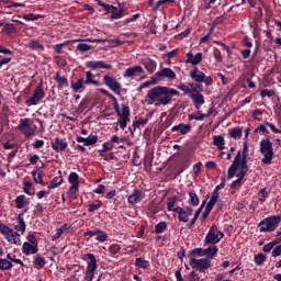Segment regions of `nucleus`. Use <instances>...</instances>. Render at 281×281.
Wrapping results in <instances>:
<instances>
[{"label":"nucleus","instance_id":"nucleus-1","mask_svg":"<svg viewBox=\"0 0 281 281\" xmlns=\"http://www.w3.org/2000/svg\"><path fill=\"white\" fill-rule=\"evenodd\" d=\"M175 95H179V91L172 88L157 86L147 92L145 102L149 105L155 104V106H159L162 104L166 106L172 102V98H175Z\"/></svg>","mask_w":281,"mask_h":281},{"label":"nucleus","instance_id":"nucleus-2","mask_svg":"<svg viewBox=\"0 0 281 281\" xmlns=\"http://www.w3.org/2000/svg\"><path fill=\"white\" fill-rule=\"evenodd\" d=\"M18 131L24 137L32 138L34 135H36V131H40L43 133L45 131V127L43 126V121L36 119L35 121L32 119H21L19 124H18Z\"/></svg>","mask_w":281,"mask_h":281},{"label":"nucleus","instance_id":"nucleus-3","mask_svg":"<svg viewBox=\"0 0 281 281\" xmlns=\"http://www.w3.org/2000/svg\"><path fill=\"white\" fill-rule=\"evenodd\" d=\"M259 150L262 155L261 162L266 166H271V161H273V143H271V139H261Z\"/></svg>","mask_w":281,"mask_h":281},{"label":"nucleus","instance_id":"nucleus-4","mask_svg":"<svg viewBox=\"0 0 281 281\" xmlns=\"http://www.w3.org/2000/svg\"><path fill=\"white\" fill-rule=\"evenodd\" d=\"M236 170H249L247 166V155H241L240 151L237 153L232 166L228 168V179H233L234 175H236Z\"/></svg>","mask_w":281,"mask_h":281},{"label":"nucleus","instance_id":"nucleus-5","mask_svg":"<svg viewBox=\"0 0 281 281\" xmlns=\"http://www.w3.org/2000/svg\"><path fill=\"white\" fill-rule=\"evenodd\" d=\"M280 215L263 218L258 225L259 232H276V229H278V225H280Z\"/></svg>","mask_w":281,"mask_h":281},{"label":"nucleus","instance_id":"nucleus-6","mask_svg":"<svg viewBox=\"0 0 281 281\" xmlns=\"http://www.w3.org/2000/svg\"><path fill=\"white\" fill-rule=\"evenodd\" d=\"M0 232L11 245H21V234L0 222Z\"/></svg>","mask_w":281,"mask_h":281},{"label":"nucleus","instance_id":"nucleus-7","mask_svg":"<svg viewBox=\"0 0 281 281\" xmlns=\"http://www.w3.org/2000/svg\"><path fill=\"white\" fill-rule=\"evenodd\" d=\"M86 258L88 259V262L85 280L93 281V278L95 277V271H98V260L95 259V255L93 254H87Z\"/></svg>","mask_w":281,"mask_h":281},{"label":"nucleus","instance_id":"nucleus-8","mask_svg":"<svg viewBox=\"0 0 281 281\" xmlns=\"http://www.w3.org/2000/svg\"><path fill=\"white\" fill-rule=\"evenodd\" d=\"M224 237L225 234L213 225L204 238V245H218Z\"/></svg>","mask_w":281,"mask_h":281},{"label":"nucleus","instance_id":"nucleus-9","mask_svg":"<svg viewBox=\"0 0 281 281\" xmlns=\"http://www.w3.org/2000/svg\"><path fill=\"white\" fill-rule=\"evenodd\" d=\"M115 113L120 117L117 121V126H120V128L124 131L128 122H131V110L128 109V106H123V108L115 106Z\"/></svg>","mask_w":281,"mask_h":281},{"label":"nucleus","instance_id":"nucleus-10","mask_svg":"<svg viewBox=\"0 0 281 281\" xmlns=\"http://www.w3.org/2000/svg\"><path fill=\"white\" fill-rule=\"evenodd\" d=\"M98 5L100 8H104L108 14H110V19H123L124 14H126V9L124 8H117L115 5L106 4L102 1L98 2Z\"/></svg>","mask_w":281,"mask_h":281},{"label":"nucleus","instance_id":"nucleus-11","mask_svg":"<svg viewBox=\"0 0 281 281\" xmlns=\"http://www.w3.org/2000/svg\"><path fill=\"white\" fill-rule=\"evenodd\" d=\"M103 85L116 95H122V83H120L115 77L109 75L103 76Z\"/></svg>","mask_w":281,"mask_h":281},{"label":"nucleus","instance_id":"nucleus-12","mask_svg":"<svg viewBox=\"0 0 281 281\" xmlns=\"http://www.w3.org/2000/svg\"><path fill=\"white\" fill-rule=\"evenodd\" d=\"M190 267L192 269H196L200 271V273H205L210 267H212V261L207 258H202V259H194L191 258L189 261Z\"/></svg>","mask_w":281,"mask_h":281},{"label":"nucleus","instance_id":"nucleus-13","mask_svg":"<svg viewBox=\"0 0 281 281\" xmlns=\"http://www.w3.org/2000/svg\"><path fill=\"white\" fill-rule=\"evenodd\" d=\"M43 98H45V90H43V81H41L33 91V94L26 100V104L34 106L38 104V101L43 100Z\"/></svg>","mask_w":281,"mask_h":281},{"label":"nucleus","instance_id":"nucleus-14","mask_svg":"<svg viewBox=\"0 0 281 281\" xmlns=\"http://www.w3.org/2000/svg\"><path fill=\"white\" fill-rule=\"evenodd\" d=\"M154 78L156 79L157 83L162 82V80H165L166 78L167 80H176L177 74L170 68H162L154 75Z\"/></svg>","mask_w":281,"mask_h":281},{"label":"nucleus","instance_id":"nucleus-15","mask_svg":"<svg viewBox=\"0 0 281 281\" xmlns=\"http://www.w3.org/2000/svg\"><path fill=\"white\" fill-rule=\"evenodd\" d=\"M176 214H178V221H181L182 223H188L190 221V216H192V207H176L175 210Z\"/></svg>","mask_w":281,"mask_h":281},{"label":"nucleus","instance_id":"nucleus-16","mask_svg":"<svg viewBox=\"0 0 281 281\" xmlns=\"http://www.w3.org/2000/svg\"><path fill=\"white\" fill-rule=\"evenodd\" d=\"M50 146L55 153H63V150L67 149L69 143H67V138L55 137L52 140Z\"/></svg>","mask_w":281,"mask_h":281},{"label":"nucleus","instance_id":"nucleus-17","mask_svg":"<svg viewBox=\"0 0 281 281\" xmlns=\"http://www.w3.org/2000/svg\"><path fill=\"white\" fill-rule=\"evenodd\" d=\"M86 67L88 69H92L93 71H95V69H112L113 66H111V64H106L103 60H98V61H87L86 63Z\"/></svg>","mask_w":281,"mask_h":281},{"label":"nucleus","instance_id":"nucleus-18","mask_svg":"<svg viewBox=\"0 0 281 281\" xmlns=\"http://www.w3.org/2000/svg\"><path fill=\"white\" fill-rule=\"evenodd\" d=\"M139 74H144L142 66L130 67L123 72V78H137Z\"/></svg>","mask_w":281,"mask_h":281},{"label":"nucleus","instance_id":"nucleus-19","mask_svg":"<svg viewBox=\"0 0 281 281\" xmlns=\"http://www.w3.org/2000/svg\"><path fill=\"white\" fill-rule=\"evenodd\" d=\"M203 60V53H196L195 55L192 52L187 54L186 63L187 65H199Z\"/></svg>","mask_w":281,"mask_h":281},{"label":"nucleus","instance_id":"nucleus-20","mask_svg":"<svg viewBox=\"0 0 281 281\" xmlns=\"http://www.w3.org/2000/svg\"><path fill=\"white\" fill-rule=\"evenodd\" d=\"M144 199V193L139 189H135L133 193L127 198V201L131 205H136V203H140Z\"/></svg>","mask_w":281,"mask_h":281},{"label":"nucleus","instance_id":"nucleus-21","mask_svg":"<svg viewBox=\"0 0 281 281\" xmlns=\"http://www.w3.org/2000/svg\"><path fill=\"white\" fill-rule=\"evenodd\" d=\"M140 65H143L148 74H155L157 69V61L150 59V58H144L140 61Z\"/></svg>","mask_w":281,"mask_h":281},{"label":"nucleus","instance_id":"nucleus-22","mask_svg":"<svg viewBox=\"0 0 281 281\" xmlns=\"http://www.w3.org/2000/svg\"><path fill=\"white\" fill-rule=\"evenodd\" d=\"M26 47H29V49H32L33 52H45V44H43V42H41L40 40L29 41Z\"/></svg>","mask_w":281,"mask_h":281},{"label":"nucleus","instance_id":"nucleus-23","mask_svg":"<svg viewBox=\"0 0 281 281\" xmlns=\"http://www.w3.org/2000/svg\"><path fill=\"white\" fill-rule=\"evenodd\" d=\"M22 254L25 256L38 254V246L26 241L22 245Z\"/></svg>","mask_w":281,"mask_h":281},{"label":"nucleus","instance_id":"nucleus-24","mask_svg":"<svg viewBox=\"0 0 281 281\" xmlns=\"http://www.w3.org/2000/svg\"><path fill=\"white\" fill-rule=\"evenodd\" d=\"M87 83H85V78H80L77 80V82H71L70 83V89H72V91L75 93H82V91H85L87 89V87L85 86Z\"/></svg>","mask_w":281,"mask_h":281},{"label":"nucleus","instance_id":"nucleus-25","mask_svg":"<svg viewBox=\"0 0 281 281\" xmlns=\"http://www.w3.org/2000/svg\"><path fill=\"white\" fill-rule=\"evenodd\" d=\"M81 40H69L66 42H63L60 44H56L53 46V49L55 52V54H65V50L63 49V47H67V45H71V43H80Z\"/></svg>","mask_w":281,"mask_h":281},{"label":"nucleus","instance_id":"nucleus-26","mask_svg":"<svg viewBox=\"0 0 281 281\" xmlns=\"http://www.w3.org/2000/svg\"><path fill=\"white\" fill-rule=\"evenodd\" d=\"M77 142L83 144V146H93V144H98V136H77Z\"/></svg>","mask_w":281,"mask_h":281},{"label":"nucleus","instance_id":"nucleus-27","mask_svg":"<svg viewBox=\"0 0 281 281\" xmlns=\"http://www.w3.org/2000/svg\"><path fill=\"white\" fill-rule=\"evenodd\" d=\"M214 113V108H210L207 114H203V112H195L189 115V120H196L198 122H203L205 117H210Z\"/></svg>","mask_w":281,"mask_h":281},{"label":"nucleus","instance_id":"nucleus-28","mask_svg":"<svg viewBox=\"0 0 281 281\" xmlns=\"http://www.w3.org/2000/svg\"><path fill=\"white\" fill-rule=\"evenodd\" d=\"M23 214L25 213H20L18 215V225L14 226L15 232H21V234H25V229L27 227V225L25 224V220H23Z\"/></svg>","mask_w":281,"mask_h":281},{"label":"nucleus","instance_id":"nucleus-29","mask_svg":"<svg viewBox=\"0 0 281 281\" xmlns=\"http://www.w3.org/2000/svg\"><path fill=\"white\" fill-rule=\"evenodd\" d=\"M171 131H172V133L179 131L181 133V135H188V133H190V131H192V125L180 123L179 125H175L171 128Z\"/></svg>","mask_w":281,"mask_h":281},{"label":"nucleus","instance_id":"nucleus-30","mask_svg":"<svg viewBox=\"0 0 281 281\" xmlns=\"http://www.w3.org/2000/svg\"><path fill=\"white\" fill-rule=\"evenodd\" d=\"M191 100L195 104V106H201L205 104V98L203 94L199 93V91L194 90L193 93H191Z\"/></svg>","mask_w":281,"mask_h":281},{"label":"nucleus","instance_id":"nucleus-31","mask_svg":"<svg viewBox=\"0 0 281 281\" xmlns=\"http://www.w3.org/2000/svg\"><path fill=\"white\" fill-rule=\"evenodd\" d=\"M190 78H192V80H194V82H203V80H205V74L203 71L199 70V68H194L190 72Z\"/></svg>","mask_w":281,"mask_h":281},{"label":"nucleus","instance_id":"nucleus-32","mask_svg":"<svg viewBox=\"0 0 281 281\" xmlns=\"http://www.w3.org/2000/svg\"><path fill=\"white\" fill-rule=\"evenodd\" d=\"M218 254V247L216 245H211L210 247L204 249V256L207 260H212L214 256Z\"/></svg>","mask_w":281,"mask_h":281},{"label":"nucleus","instance_id":"nucleus-33","mask_svg":"<svg viewBox=\"0 0 281 281\" xmlns=\"http://www.w3.org/2000/svg\"><path fill=\"white\" fill-rule=\"evenodd\" d=\"M86 85H93L94 87H100V81L95 80V75L91 71L86 72V80H83Z\"/></svg>","mask_w":281,"mask_h":281},{"label":"nucleus","instance_id":"nucleus-34","mask_svg":"<svg viewBox=\"0 0 281 281\" xmlns=\"http://www.w3.org/2000/svg\"><path fill=\"white\" fill-rule=\"evenodd\" d=\"M153 3H155V0H149L148 7L153 8L154 12H157L159 10V8H161V5H164V3H172V0H159L156 2L155 5Z\"/></svg>","mask_w":281,"mask_h":281},{"label":"nucleus","instance_id":"nucleus-35","mask_svg":"<svg viewBox=\"0 0 281 281\" xmlns=\"http://www.w3.org/2000/svg\"><path fill=\"white\" fill-rule=\"evenodd\" d=\"M134 265L137 267V269H148V267H150V262L145 260L144 257L136 258Z\"/></svg>","mask_w":281,"mask_h":281},{"label":"nucleus","instance_id":"nucleus-36","mask_svg":"<svg viewBox=\"0 0 281 281\" xmlns=\"http://www.w3.org/2000/svg\"><path fill=\"white\" fill-rule=\"evenodd\" d=\"M213 144L218 148V150L225 149V138L221 135L213 137Z\"/></svg>","mask_w":281,"mask_h":281},{"label":"nucleus","instance_id":"nucleus-37","mask_svg":"<svg viewBox=\"0 0 281 281\" xmlns=\"http://www.w3.org/2000/svg\"><path fill=\"white\" fill-rule=\"evenodd\" d=\"M55 80L57 81L58 87L60 89H63L65 87H69V81L67 80L66 77H61L60 72H56Z\"/></svg>","mask_w":281,"mask_h":281},{"label":"nucleus","instance_id":"nucleus-38","mask_svg":"<svg viewBox=\"0 0 281 281\" xmlns=\"http://www.w3.org/2000/svg\"><path fill=\"white\" fill-rule=\"evenodd\" d=\"M16 209L23 210V207H26V205H30V202L25 200V195H19L15 199Z\"/></svg>","mask_w":281,"mask_h":281},{"label":"nucleus","instance_id":"nucleus-39","mask_svg":"<svg viewBox=\"0 0 281 281\" xmlns=\"http://www.w3.org/2000/svg\"><path fill=\"white\" fill-rule=\"evenodd\" d=\"M63 184V176L55 177L50 180L48 184V190H55V188H58V186Z\"/></svg>","mask_w":281,"mask_h":281},{"label":"nucleus","instance_id":"nucleus-40","mask_svg":"<svg viewBox=\"0 0 281 281\" xmlns=\"http://www.w3.org/2000/svg\"><path fill=\"white\" fill-rule=\"evenodd\" d=\"M146 124H148V120L134 121L132 124V128L130 127L131 134L133 135V133H135V131H137L139 126H146Z\"/></svg>","mask_w":281,"mask_h":281},{"label":"nucleus","instance_id":"nucleus-41","mask_svg":"<svg viewBox=\"0 0 281 281\" xmlns=\"http://www.w3.org/2000/svg\"><path fill=\"white\" fill-rule=\"evenodd\" d=\"M68 181H69V183H71L72 188H75V189L79 188V177H78V173L70 172V175L68 177Z\"/></svg>","mask_w":281,"mask_h":281},{"label":"nucleus","instance_id":"nucleus-42","mask_svg":"<svg viewBox=\"0 0 281 281\" xmlns=\"http://www.w3.org/2000/svg\"><path fill=\"white\" fill-rule=\"evenodd\" d=\"M194 256H198L199 258H203V256H205L204 249L203 248H195V249L190 250L188 252V258H194Z\"/></svg>","mask_w":281,"mask_h":281},{"label":"nucleus","instance_id":"nucleus-43","mask_svg":"<svg viewBox=\"0 0 281 281\" xmlns=\"http://www.w3.org/2000/svg\"><path fill=\"white\" fill-rule=\"evenodd\" d=\"M229 135L233 137V139H240V137H243V127L232 128Z\"/></svg>","mask_w":281,"mask_h":281},{"label":"nucleus","instance_id":"nucleus-44","mask_svg":"<svg viewBox=\"0 0 281 281\" xmlns=\"http://www.w3.org/2000/svg\"><path fill=\"white\" fill-rule=\"evenodd\" d=\"M12 269V261L8 259H0V270L1 271H10Z\"/></svg>","mask_w":281,"mask_h":281},{"label":"nucleus","instance_id":"nucleus-45","mask_svg":"<svg viewBox=\"0 0 281 281\" xmlns=\"http://www.w3.org/2000/svg\"><path fill=\"white\" fill-rule=\"evenodd\" d=\"M177 204V196H171L167 200V209L169 212H175L177 207L175 205Z\"/></svg>","mask_w":281,"mask_h":281},{"label":"nucleus","instance_id":"nucleus-46","mask_svg":"<svg viewBox=\"0 0 281 281\" xmlns=\"http://www.w3.org/2000/svg\"><path fill=\"white\" fill-rule=\"evenodd\" d=\"M189 196H190L188 201L189 205H193L194 207L199 205V195H196V193L190 191Z\"/></svg>","mask_w":281,"mask_h":281},{"label":"nucleus","instance_id":"nucleus-47","mask_svg":"<svg viewBox=\"0 0 281 281\" xmlns=\"http://www.w3.org/2000/svg\"><path fill=\"white\" fill-rule=\"evenodd\" d=\"M166 229H168V223H166V222H159L155 226L156 234H164V232H166Z\"/></svg>","mask_w":281,"mask_h":281},{"label":"nucleus","instance_id":"nucleus-48","mask_svg":"<svg viewBox=\"0 0 281 281\" xmlns=\"http://www.w3.org/2000/svg\"><path fill=\"white\" fill-rule=\"evenodd\" d=\"M65 232H67V224H64L61 227H59L56 231V234L53 235L52 240H58V238H60V236H63V234H65Z\"/></svg>","mask_w":281,"mask_h":281},{"label":"nucleus","instance_id":"nucleus-49","mask_svg":"<svg viewBox=\"0 0 281 281\" xmlns=\"http://www.w3.org/2000/svg\"><path fill=\"white\" fill-rule=\"evenodd\" d=\"M109 235L99 229L97 233V237L95 240H98V243H105V240H108Z\"/></svg>","mask_w":281,"mask_h":281},{"label":"nucleus","instance_id":"nucleus-50","mask_svg":"<svg viewBox=\"0 0 281 281\" xmlns=\"http://www.w3.org/2000/svg\"><path fill=\"white\" fill-rule=\"evenodd\" d=\"M266 260H267V255L262 252L256 255L254 258V262L255 265H258V267H260V265H262Z\"/></svg>","mask_w":281,"mask_h":281},{"label":"nucleus","instance_id":"nucleus-51","mask_svg":"<svg viewBox=\"0 0 281 281\" xmlns=\"http://www.w3.org/2000/svg\"><path fill=\"white\" fill-rule=\"evenodd\" d=\"M178 89L184 93V95H189V98L194 93V89H190V87L186 85H179Z\"/></svg>","mask_w":281,"mask_h":281},{"label":"nucleus","instance_id":"nucleus-52","mask_svg":"<svg viewBox=\"0 0 281 281\" xmlns=\"http://www.w3.org/2000/svg\"><path fill=\"white\" fill-rule=\"evenodd\" d=\"M32 177H33L35 183H40L41 186H43V176L41 175V172L33 170Z\"/></svg>","mask_w":281,"mask_h":281},{"label":"nucleus","instance_id":"nucleus-53","mask_svg":"<svg viewBox=\"0 0 281 281\" xmlns=\"http://www.w3.org/2000/svg\"><path fill=\"white\" fill-rule=\"evenodd\" d=\"M24 21H38L41 19V14L26 13L23 15Z\"/></svg>","mask_w":281,"mask_h":281},{"label":"nucleus","instance_id":"nucleus-54","mask_svg":"<svg viewBox=\"0 0 281 281\" xmlns=\"http://www.w3.org/2000/svg\"><path fill=\"white\" fill-rule=\"evenodd\" d=\"M150 85H158L157 79H155V76L150 77V80L143 82L139 89H147V87H150Z\"/></svg>","mask_w":281,"mask_h":281},{"label":"nucleus","instance_id":"nucleus-55","mask_svg":"<svg viewBox=\"0 0 281 281\" xmlns=\"http://www.w3.org/2000/svg\"><path fill=\"white\" fill-rule=\"evenodd\" d=\"M260 203H265L267 201V196H269V193H267V189L263 188L258 193Z\"/></svg>","mask_w":281,"mask_h":281},{"label":"nucleus","instance_id":"nucleus-56","mask_svg":"<svg viewBox=\"0 0 281 281\" xmlns=\"http://www.w3.org/2000/svg\"><path fill=\"white\" fill-rule=\"evenodd\" d=\"M276 94V91L269 90V89H263L260 91V97L261 98H272V95Z\"/></svg>","mask_w":281,"mask_h":281},{"label":"nucleus","instance_id":"nucleus-57","mask_svg":"<svg viewBox=\"0 0 281 281\" xmlns=\"http://www.w3.org/2000/svg\"><path fill=\"white\" fill-rule=\"evenodd\" d=\"M201 210H203V205L198 211H195L193 218L191 220V222L188 225L189 229H190V227H192V225H194V223H196L199 215L201 214Z\"/></svg>","mask_w":281,"mask_h":281},{"label":"nucleus","instance_id":"nucleus-58","mask_svg":"<svg viewBox=\"0 0 281 281\" xmlns=\"http://www.w3.org/2000/svg\"><path fill=\"white\" fill-rule=\"evenodd\" d=\"M278 243H280V241L274 240V241H271V243L265 245L262 248L265 254H269V251H271V249H273V247H276V245H278Z\"/></svg>","mask_w":281,"mask_h":281},{"label":"nucleus","instance_id":"nucleus-59","mask_svg":"<svg viewBox=\"0 0 281 281\" xmlns=\"http://www.w3.org/2000/svg\"><path fill=\"white\" fill-rule=\"evenodd\" d=\"M35 265L40 267V269H43L45 267V259L40 255L35 256Z\"/></svg>","mask_w":281,"mask_h":281},{"label":"nucleus","instance_id":"nucleus-60","mask_svg":"<svg viewBox=\"0 0 281 281\" xmlns=\"http://www.w3.org/2000/svg\"><path fill=\"white\" fill-rule=\"evenodd\" d=\"M243 45L244 47H247V49H251L254 47V42H251V38H249L248 36H245L243 38Z\"/></svg>","mask_w":281,"mask_h":281},{"label":"nucleus","instance_id":"nucleus-61","mask_svg":"<svg viewBox=\"0 0 281 281\" xmlns=\"http://www.w3.org/2000/svg\"><path fill=\"white\" fill-rule=\"evenodd\" d=\"M78 52H89L91 49V45L86 43H80L77 45Z\"/></svg>","mask_w":281,"mask_h":281},{"label":"nucleus","instance_id":"nucleus-62","mask_svg":"<svg viewBox=\"0 0 281 281\" xmlns=\"http://www.w3.org/2000/svg\"><path fill=\"white\" fill-rule=\"evenodd\" d=\"M102 207V201H98L95 204H89L88 212H95V210H100Z\"/></svg>","mask_w":281,"mask_h":281},{"label":"nucleus","instance_id":"nucleus-63","mask_svg":"<svg viewBox=\"0 0 281 281\" xmlns=\"http://www.w3.org/2000/svg\"><path fill=\"white\" fill-rule=\"evenodd\" d=\"M254 120H257L258 122H262V110H255L252 112Z\"/></svg>","mask_w":281,"mask_h":281},{"label":"nucleus","instance_id":"nucleus-64","mask_svg":"<svg viewBox=\"0 0 281 281\" xmlns=\"http://www.w3.org/2000/svg\"><path fill=\"white\" fill-rule=\"evenodd\" d=\"M187 281H201V278L198 277L196 272L192 271V272L189 274Z\"/></svg>","mask_w":281,"mask_h":281}]
</instances>
